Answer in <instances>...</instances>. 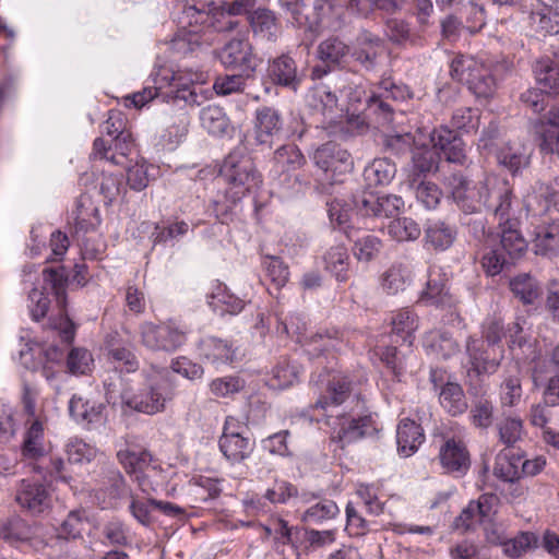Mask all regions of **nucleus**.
<instances>
[{
    "label": "nucleus",
    "instance_id": "f257e3e1",
    "mask_svg": "<svg viewBox=\"0 0 559 559\" xmlns=\"http://www.w3.org/2000/svg\"><path fill=\"white\" fill-rule=\"evenodd\" d=\"M444 185L465 214H476L486 209L493 217L502 218L510 211V202L516 198L510 182L495 174H487L483 180L469 187L464 176L455 173L444 179Z\"/></svg>",
    "mask_w": 559,
    "mask_h": 559
},
{
    "label": "nucleus",
    "instance_id": "f03ea898",
    "mask_svg": "<svg viewBox=\"0 0 559 559\" xmlns=\"http://www.w3.org/2000/svg\"><path fill=\"white\" fill-rule=\"evenodd\" d=\"M310 383L324 391L321 392L311 408L321 413L318 419L324 425H332L335 414L340 413L338 407L344 404L354 390L352 378L343 372H321L311 377Z\"/></svg>",
    "mask_w": 559,
    "mask_h": 559
},
{
    "label": "nucleus",
    "instance_id": "7ed1b4c3",
    "mask_svg": "<svg viewBox=\"0 0 559 559\" xmlns=\"http://www.w3.org/2000/svg\"><path fill=\"white\" fill-rule=\"evenodd\" d=\"M21 453L24 459L34 460L33 471L43 476L44 480L68 481L63 474L64 462L59 456H46L44 426L40 419H34L26 425Z\"/></svg>",
    "mask_w": 559,
    "mask_h": 559
},
{
    "label": "nucleus",
    "instance_id": "20e7f679",
    "mask_svg": "<svg viewBox=\"0 0 559 559\" xmlns=\"http://www.w3.org/2000/svg\"><path fill=\"white\" fill-rule=\"evenodd\" d=\"M221 175L228 185L226 199L234 205L261 181L252 159L239 152H231L225 158Z\"/></svg>",
    "mask_w": 559,
    "mask_h": 559
},
{
    "label": "nucleus",
    "instance_id": "39448f33",
    "mask_svg": "<svg viewBox=\"0 0 559 559\" xmlns=\"http://www.w3.org/2000/svg\"><path fill=\"white\" fill-rule=\"evenodd\" d=\"M141 343L150 350L174 352L186 343L185 326L173 320L155 324L144 322L140 326Z\"/></svg>",
    "mask_w": 559,
    "mask_h": 559
},
{
    "label": "nucleus",
    "instance_id": "423d86ee",
    "mask_svg": "<svg viewBox=\"0 0 559 559\" xmlns=\"http://www.w3.org/2000/svg\"><path fill=\"white\" fill-rule=\"evenodd\" d=\"M218 447L227 461L231 464H237L251 456L255 443L252 438L245 436L239 420L228 416L223 427V433L218 440Z\"/></svg>",
    "mask_w": 559,
    "mask_h": 559
},
{
    "label": "nucleus",
    "instance_id": "0eeeda50",
    "mask_svg": "<svg viewBox=\"0 0 559 559\" xmlns=\"http://www.w3.org/2000/svg\"><path fill=\"white\" fill-rule=\"evenodd\" d=\"M337 421L326 425L331 428L330 439L344 449L361 438L371 437L378 432L376 421L371 415H364L358 418H350L345 413L335 414Z\"/></svg>",
    "mask_w": 559,
    "mask_h": 559
},
{
    "label": "nucleus",
    "instance_id": "6e6552de",
    "mask_svg": "<svg viewBox=\"0 0 559 559\" xmlns=\"http://www.w3.org/2000/svg\"><path fill=\"white\" fill-rule=\"evenodd\" d=\"M466 354L468 356L467 377L469 380L483 374L495 373L503 359V349L488 346L480 338L468 337L466 341Z\"/></svg>",
    "mask_w": 559,
    "mask_h": 559
},
{
    "label": "nucleus",
    "instance_id": "1a4fd4ad",
    "mask_svg": "<svg viewBox=\"0 0 559 559\" xmlns=\"http://www.w3.org/2000/svg\"><path fill=\"white\" fill-rule=\"evenodd\" d=\"M122 401L129 407L148 415H154L165 409L166 403L171 400L173 394L163 383L145 385L138 392L123 391Z\"/></svg>",
    "mask_w": 559,
    "mask_h": 559
},
{
    "label": "nucleus",
    "instance_id": "9d476101",
    "mask_svg": "<svg viewBox=\"0 0 559 559\" xmlns=\"http://www.w3.org/2000/svg\"><path fill=\"white\" fill-rule=\"evenodd\" d=\"M518 200L510 202V211L503 217H495L501 231V246L511 260L523 257L527 250V242L520 231V219L518 217Z\"/></svg>",
    "mask_w": 559,
    "mask_h": 559
},
{
    "label": "nucleus",
    "instance_id": "9b49d317",
    "mask_svg": "<svg viewBox=\"0 0 559 559\" xmlns=\"http://www.w3.org/2000/svg\"><path fill=\"white\" fill-rule=\"evenodd\" d=\"M218 59L225 68L247 74H253L257 68L253 48L247 36L228 40L218 51Z\"/></svg>",
    "mask_w": 559,
    "mask_h": 559
},
{
    "label": "nucleus",
    "instance_id": "f8f14e48",
    "mask_svg": "<svg viewBox=\"0 0 559 559\" xmlns=\"http://www.w3.org/2000/svg\"><path fill=\"white\" fill-rule=\"evenodd\" d=\"M430 381L435 389H439V403L451 416H459L467 411V401L462 386L456 382H444L443 371L432 369Z\"/></svg>",
    "mask_w": 559,
    "mask_h": 559
},
{
    "label": "nucleus",
    "instance_id": "ddd939ff",
    "mask_svg": "<svg viewBox=\"0 0 559 559\" xmlns=\"http://www.w3.org/2000/svg\"><path fill=\"white\" fill-rule=\"evenodd\" d=\"M438 459L448 474L457 477L464 476L471 468V454L461 439L447 438L440 445Z\"/></svg>",
    "mask_w": 559,
    "mask_h": 559
},
{
    "label": "nucleus",
    "instance_id": "4468645a",
    "mask_svg": "<svg viewBox=\"0 0 559 559\" xmlns=\"http://www.w3.org/2000/svg\"><path fill=\"white\" fill-rule=\"evenodd\" d=\"M15 501L24 511L32 515H38L50 510L52 499L45 485L23 479L17 488Z\"/></svg>",
    "mask_w": 559,
    "mask_h": 559
},
{
    "label": "nucleus",
    "instance_id": "2eb2a0df",
    "mask_svg": "<svg viewBox=\"0 0 559 559\" xmlns=\"http://www.w3.org/2000/svg\"><path fill=\"white\" fill-rule=\"evenodd\" d=\"M313 160L324 171L343 174L350 171L354 167L349 152L334 142H328L318 147Z\"/></svg>",
    "mask_w": 559,
    "mask_h": 559
},
{
    "label": "nucleus",
    "instance_id": "dca6fc26",
    "mask_svg": "<svg viewBox=\"0 0 559 559\" xmlns=\"http://www.w3.org/2000/svg\"><path fill=\"white\" fill-rule=\"evenodd\" d=\"M185 14L189 19L190 25L192 21L195 24H209L218 33L233 32L239 26V21L233 19L219 5H211L207 11L197 8L195 5H190L186 8Z\"/></svg>",
    "mask_w": 559,
    "mask_h": 559
},
{
    "label": "nucleus",
    "instance_id": "f3484780",
    "mask_svg": "<svg viewBox=\"0 0 559 559\" xmlns=\"http://www.w3.org/2000/svg\"><path fill=\"white\" fill-rule=\"evenodd\" d=\"M282 128L283 119L276 108L262 106L255 110L254 140L258 144L271 146Z\"/></svg>",
    "mask_w": 559,
    "mask_h": 559
},
{
    "label": "nucleus",
    "instance_id": "a211bd4d",
    "mask_svg": "<svg viewBox=\"0 0 559 559\" xmlns=\"http://www.w3.org/2000/svg\"><path fill=\"white\" fill-rule=\"evenodd\" d=\"M267 75L274 84L293 91H297L302 78L295 60L288 55H281L270 60Z\"/></svg>",
    "mask_w": 559,
    "mask_h": 559
},
{
    "label": "nucleus",
    "instance_id": "6ab92c4d",
    "mask_svg": "<svg viewBox=\"0 0 559 559\" xmlns=\"http://www.w3.org/2000/svg\"><path fill=\"white\" fill-rule=\"evenodd\" d=\"M430 142L442 152L449 163L464 164L466 160L463 141L447 127L433 129L430 133Z\"/></svg>",
    "mask_w": 559,
    "mask_h": 559
},
{
    "label": "nucleus",
    "instance_id": "aec40b11",
    "mask_svg": "<svg viewBox=\"0 0 559 559\" xmlns=\"http://www.w3.org/2000/svg\"><path fill=\"white\" fill-rule=\"evenodd\" d=\"M509 349L518 359L525 361H535L540 353L537 347V341L524 332L519 322H512L507 329Z\"/></svg>",
    "mask_w": 559,
    "mask_h": 559
},
{
    "label": "nucleus",
    "instance_id": "412c9836",
    "mask_svg": "<svg viewBox=\"0 0 559 559\" xmlns=\"http://www.w3.org/2000/svg\"><path fill=\"white\" fill-rule=\"evenodd\" d=\"M522 372L519 361L507 365L499 385L501 406L514 407L522 399Z\"/></svg>",
    "mask_w": 559,
    "mask_h": 559
},
{
    "label": "nucleus",
    "instance_id": "4be33fe9",
    "mask_svg": "<svg viewBox=\"0 0 559 559\" xmlns=\"http://www.w3.org/2000/svg\"><path fill=\"white\" fill-rule=\"evenodd\" d=\"M424 430L416 421L404 418L396 429L397 451L401 455L408 457L413 455L424 442Z\"/></svg>",
    "mask_w": 559,
    "mask_h": 559
},
{
    "label": "nucleus",
    "instance_id": "5701e85b",
    "mask_svg": "<svg viewBox=\"0 0 559 559\" xmlns=\"http://www.w3.org/2000/svg\"><path fill=\"white\" fill-rule=\"evenodd\" d=\"M509 288L515 299L523 306H533L542 297L540 283L528 273H521L509 281Z\"/></svg>",
    "mask_w": 559,
    "mask_h": 559
},
{
    "label": "nucleus",
    "instance_id": "b1692460",
    "mask_svg": "<svg viewBox=\"0 0 559 559\" xmlns=\"http://www.w3.org/2000/svg\"><path fill=\"white\" fill-rule=\"evenodd\" d=\"M104 409L105 404L81 395H73L69 402L71 417L83 425L100 421Z\"/></svg>",
    "mask_w": 559,
    "mask_h": 559
},
{
    "label": "nucleus",
    "instance_id": "393cba45",
    "mask_svg": "<svg viewBox=\"0 0 559 559\" xmlns=\"http://www.w3.org/2000/svg\"><path fill=\"white\" fill-rule=\"evenodd\" d=\"M272 163L273 170L281 175L294 173L302 168L307 159L297 145L285 144L274 152Z\"/></svg>",
    "mask_w": 559,
    "mask_h": 559
},
{
    "label": "nucleus",
    "instance_id": "a878e982",
    "mask_svg": "<svg viewBox=\"0 0 559 559\" xmlns=\"http://www.w3.org/2000/svg\"><path fill=\"white\" fill-rule=\"evenodd\" d=\"M499 165L507 168L512 175H516L528 165V156L525 147L520 143H503L495 151Z\"/></svg>",
    "mask_w": 559,
    "mask_h": 559
},
{
    "label": "nucleus",
    "instance_id": "bb28decb",
    "mask_svg": "<svg viewBox=\"0 0 559 559\" xmlns=\"http://www.w3.org/2000/svg\"><path fill=\"white\" fill-rule=\"evenodd\" d=\"M535 254L547 258L559 255V222L538 228L533 240Z\"/></svg>",
    "mask_w": 559,
    "mask_h": 559
},
{
    "label": "nucleus",
    "instance_id": "cd10ccee",
    "mask_svg": "<svg viewBox=\"0 0 559 559\" xmlns=\"http://www.w3.org/2000/svg\"><path fill=\"white\" fill-rule=\"evenodd\" d=\"M118 462L124 471L135 475L140 486H143L141 474L153 463V455L147 450L134 451L129 448L117 452Z\"/></svg>",
    "mask_w": 559,
    "mask_h": 559
},
{
    "label": "nucleus",
    "instance_id": "c85d7f7f",
    "mask_svg": "<svg viewBox=\"0 0 559 559\" xmlns=\"http://www.w3.org/2000/svg\"><path fill=\"white\" fill-rule=\"evenodd\" d=\"M536 83L545 91L559 93V63L550 57L537 59L533 66Z\"/></svg>",
    "mask_w": 559,
    "mask_h": 559
},
{
    "label": "nucleus",
    "instance_id": "c756f323",
    "mask_svg": "<svg viewBox=\"0 0 559 559\" xmlns=\"http://www.w3.org/2000/svg\"><path fill=\"white\" fill-rule=\"evenodd\" d=\"M249 24L254 35L267 40H274L278 33V21L275 13L266 8H258L250 12Z\"/></svg>",
    "mask_w": 559,
    "mask_h": 559
},
{
    "label": "nucleus",
    "instance_id": "7c9ffc66",
    "mask_svg": "<svg viewBox=\"0 0 559 559\" xmlns=\"http://www.w3.org/2000/svg\"><path fill=\"white\" fill-rule=\"evenodd\" d=\"M209 305L221 316L237 314L245 307L243 300L235 296L222 284H217L209 296Z\"/></svg>",
    "mask_w": 559,
    "mask_h": 559
},
{
    "label": "nucleus",
    "instance_id": "2f4dec72",
    "mask_svg": "<svg viewBox=\"0 0 559 559\" xmlns=\"http://www.w3.org/2000/svg\"><path fill=\"white\" fill-rule=\"evenodd\" d=\"M116 338L117 334L108 335L106 341L108 356L115 364V367L121 372L136 371L140 367L136 356L131 349L120 345Z\"/></svg>",
    "mask_w": 559,
    "mask_h": 559
},
{
    "label": "nucleus",
    "instance_id": "473e14b6",
    "mask_svg": "<svg viewBox=\"0 0 559 559\" xmlns=\"http://www.w3.org/2000/svg\"><path fill=\"white\" fill-rule=\"evenodd\" d=\"M308 105L325 118H332L338 105L337 96L329 86L319 84L308 95Z\"/></svg>",
    "mask_w": 559,
    "mask_h": 559
},
{
    "label": "nucleus",
    "instance_id": "72a5a7b5",
    "mask_svg": "<svg viewBox=\"0 0 559 559\" xmlns=\"http://www.w3.org/2000/svg\"><path fill=\"white\" fill-rule=\"evenodd\" d=\"M325 270L332 273L336 281L346 282L349 278V255L344 245L330 247L323 257Z\"/></svg>",
    "mask_w": 559,
    "mask_h": 559
},
{
    "label": "nucleus",
    "instance_id": "f704fd0d",
    "mask_svg": "<svg viewBox=\"0 0 559 559\" xmlns=\"http://www.w3.org/2000/svg\"><path fill=\"white\" fill-rule=\"evenodd\" d=\"M384 52V46L380 38L364 36L359 39L358 47L353 57L366 70H372L377 66V60Z\"/></svg>",
    "mask_w": 559,
    "mask_h": 559
},
{
    "label": "nucleus",
    "instance_id": "c9c22d12",
    "mask_svg": "<svg viewBox=\"0 0 559 559\" xmlns=\"http://www.w3.org/2000/svg\"><path fill=\"white\" fill-rule=\"evenodd\" d=\"M201 354L212 364H227L235 358V349L233 344L217 338L207 337L200 344Z\"/></svg>",
    "mask_w": 559,
    "mask_h": 559
},
{
    "label": "nucleus",
    "instance_id": "e433bc0d",
    "mask_svg": "<svg viewBox=\"0 0 559 559\" xmlns=\"http://www.w3.org/2000/svg\"><path fill=\"white\" fill-rule=\"evenodd\" d=\"M129 492V488L123 476L117 472L109 480V484L98 490L96 497L102 509H114L119 506L120 500Z\"/></svg>",
    "mask_w": 559,
    "mask_h": 559
},
{
    "label": "nucleus",
    "instance_id": "4c0bfd02",
    "mask_svg": "<svg viewBox=\"0 0 559 559\" xmlns=\"http://www.w3.org/2000/svg\"><path fill=\"white\" fill-rule=\"evenodd\" d=\"M396 166L388 158H374L364 170V178L370 187L389 185L395 177Z\"/></svg>",
    "mask_w": 559,
    "mask_h": 559
},
{
    "label": "nucleus",
    "instance_id": "58836bf2",
    "mask_svg": "<svg viewBox=\"0 0 559 559\" xmlns=\"http://www.w3.org/2000/svg\"><path fill=\"white\" fill-rule=\"evenodd\" d=\"M456 238V229L444 222H436L429 225L425 231L426 243L435 250L449 249Z\"/></svg>",
    "mask_w": 559,
    "mask_h": 559
},
{
    "label": "nucleus",
    "instance_id": "ea45409f",
    "mask_svg": "<svg viewBox=\"0 0 559 559\" xmlns=\"http://www.w3.org/2000/svg\"><path fill=\"white\" fill-rule=\"evenodd\" d=\"M200 121L203 129L215 136L225 134L229 128V119L223 108L217 105H209L202 108Z\"/></svg>",
    "mask_w": 559,
    "mask_h": 559
},
{
    "label": "nucleus",
    "instance_id": "a19ab883",
    "mask_svg": "<svg viewBox=\"0 0 559 559\" xmlns=\"http://www.w3.org/2000/svg\"><path fill=\"white\" fill-rule=\"evenodd\" d=\"M0 537L11 544L28 542L36 548H38L39 544L34 536L32 527L20 518H14L3 525L0 530ZM40 544L43 543L40 542Z\"/></svg>",
    "mask_w": 559,
    "mask_h": 559
},
{
    "label": "nucleus",
    "instance_id": "79ce46f5",
    "mask_svg": "<svg viewBox=\"0 0 559 559\" xmlns=\"http://www.w3.org/2000/svg\"><path fill=\"white\" fill-rule=\"evenodd\" d=\"M349 240L354 242V254L359 261L369 262L373 260L382 248V241L374 235L366 234L355 238L356 230L346 231Z\"/></svg>",
    "mask_w": 559,
    "mask_h": 559
},
{
    "label": "nucleus",
    "instance_id": "37998d69",
    "mask_svg": "<svg viewBox=\"0 0 559 559\" xmlns=\"http://www.w3.org/2000/svg\"><path fill=\"white\" fill-rule=\"evenodd\" d=\"M411 277L409 269L406 265L396 263L382 274L381 287L388 295H396L406 288Z\"/></svg>",
    "mask_w": 559,
    "mask_h": 559
},
{
    "label": "nucleus",
    "instance_id": "c03bdc74",
    "mask_svg": "<svg viewBox=\"0 0 559 559\" xmlns=\"http://www.w3.org/2000/svg\"><path fill=\"white\" fill-rule=\"evenodd\" d=\"M409 188L414 191L417 201L427 210H435L439 205L442 192L436 183L414 176L409 180Z\"/></svg>",
    "mask_w": 559,
    "mask_h": 559
},
{
    "label": "nucleus",
    "instance_id": "a18cd8bd",
    "mask_svg": "<svg viewBox=\"0 0 559 559\" xmlns=\"http://www.w3.org/2000/svg\"><path fill=\"white\" fill-rule=\"evenodd\" d=\"M392 332L402 342L412 345L414 333L418 328L417 316L409 309H401L392 317Z\"/></svg>",
    "mask_w": 559,
    "mask_h": 559
},
{
    "label": "nucleus",
    "instance_id": "49530a36",
    "mask_svg": "<svg viewBox=\"0 0 559 559\" xmlns=\"http://www.w3.org/2000/svg\"><path fill=\"white\" fill-rule=\"evenodd\" d=\"M471 81L467 83V87L472 91L476 97L488 98L490 97L496 88V81L491 74L490 68L481 62L476 71H473Z\"/></svg>",
    "mask_w": 559,
    "mask_h": 559
},
{
    "label": "nucleus",
    "instance_id": "de8ad7c7",
    "mask_svg": "<svg viewBox=\"0 0 559 559\" xmlns=\"http://www.w3.org/2000/svg\"><path fill=\"white\" fill-rule=\"evenodd\" d=\"M425 345L437 357L448 359L459 352L457 342L445 332H430L425 340Z\"/></svg>",
    "mask_w": 559,
    "mask_h": 559
},
{
    "label": "nucleus",
    "instance_id": "09e8293b",
    "mask_svg": "<svg viewBox=\"0 0 559 559\" xmlns=\"http://www.w3.org/2000/svg\"><path fill=\"white\" fill-rule=\"evenodd\" d=\"M499 441L507 448H512L522 440L525 430L523 420L516 416H507L497 423Z\"/></svg>",
    "mask_w": 559,
    "mask_h": 559
},
{
    "label": "nucleus",
    "instance_id": "8fccbe9b",
    "mask_svg": "<svg viewBox=\"0 0 559 559\" xmlns=\"http://www.w3.org/2000/svg\"><path fill=\"white\" fill-rule=\"evenodd\" d=\"M440 152L438 147L432 144V146H421L417 147L413 152V167L418 174L416 176L426 175L429 173L437 171L440 163Z\"/></svg>",
    "mask_w": 559,
    "mask_h": 559
},
{
    "label": "nucleus",
    "instance_id": "3c124183",
    "mask_svg": "<svg viewBox=\"0 0 559 559\" xmlns=\"http://www.w3.org/2000/svg\"><path fill=\"white\" fill-rule=\"evenodd\" d=\"M349 52V47L337 37H330L318 46V58L326 66L338 64Z\"/></svg>",
    "mask_w": 559,
    "mask_h": 559
},
{
    "label": "nucleus",
    "instance_id": "603ef678",
    "mask_svg": "<svg viewBox=\"0 0 559 559\" xmlns=\"http://www.w3.org/2000/svg\"><path fill=\"white\" fill-rule=\"evenodd\" d=\"M388 234L399 242L412 241L420 236L421 229L413 218L400 217L389 223Z\"/></svg>",
    "mask_w": 559,
    "mask_h": 559
},
{
    "label": "nucleus",
    "instance_id": "864d4df0",
    "mask_svg": "<svg viewBox=\"0 0 559 559\" xmlns=\"http://www.w3.org/2000/svg\"><path fill=\"white\" fill-rule=\"evenodd\" d=\"M340 513L337 504L333 500L323 499L309 507L301 515V521L308 524H322L334 519Z\"/></svg>",
    "mask_w": 559,
    "mask_h": 559
},
{
    "label": "nucleus",
    "instance_id": "5fc2aeb1",
    "mask_svg": "<svg viewBox=\"0 0 559 559\" xmlns=\"http://www.w3.org/2000/svg\"><path fill=\"white\" fill-rule=\"evenodd\" d=\"M203 44V36L199 29H181L170 43V49L180 56L193 52Z\"/></svg>",
    "mask_w": 559,
    "mask_h": 559
},
{
    "label": "nucleus",
    "instance_id": "6e6d98bb",
    "mask_svg": "<svg viewBox=\"0 0 559 559\" xmlns=\"http://www.w3.org/2000/svg\"><path fill=\"white\" fill-rule=\"evenodd\" d=\"M100 224L99 211L92 202L87 204L81 199L75 211V228L76 233H88L95 230Z\"/></svg>",
    "mask_w": 559,
    "mask_h": 559
},
{
    "label": "nucleus",
    "instance_id": "4d7b16f0",
    "mask_svg": "<svg viewBox=\"0 0 559 559\" xmlns=\"http://www.w3.org/2000/svg\"><path fill=\"white\" fill-rule=\"evenodd\" d=\"M200 80V74L197 72L189 73V78L186 80L181 72L174 73L171 75V83L177 88V98L183 99L190 105H200L195 86L189 87V84H193Z\"/></svg>",
    "mask_w": 559,
    "mask_h": 559
},
{
    "label": "nucleus",
    "instance_id": "13d9d810",
    "mask_svg": "<svg viewBox=\"0 0 559 559\" xmlns=\"http://www.w3.org/2000/svg\"><path fill=\"white\" fill-rule=\"evenodd\" d=\"M481 61L472 56H455L450 64V75L453 80L467 85L473 71H476Z\"/></svg>",
    "mask_w": 559,
    "mask_h": 559
},
{
    "label": "nucleus",
    "instance_id": "bf43d9fd",
    "mask_svg": "<svg viewBox=\"0 0 559 559\" xmlns=\"http://www.w3.org/2000/svg\"><path fill=\"white\" fill-rule=\"evenodd\" d=\"M266 277L280 289L286 285L289 278V270L287 264L278 257H265L262 261Z\"/></svg>",
    "mask_w": 559,
    "mask_h": 559
},
{
    "label": "nucleus",
    "instance_id": "052dcab7",
    "mask_svg": "<svg viewBox=\"0 0 559 559\" xmlns=\"http://www.w3.org/2000/svg\"><path fill=\"white\" fill-rule=\"evenodd\" d=\"M252 74H247L240 71L238 74H226L217 76L213 88L218 95H230L234 93H241L246 87L247 80Z\"/></svg>",
    "mask_w": 559,
    "mask_h": 559
},
{
    "label": "nucleus",
    "instance_id": "680f3d73",
    "mask_svg": "<svg viewBox=\"0 0 559 559\" xmlns=\"http://www.w3.org/2000/svg\"><path fill=\"white\" fill-rule=\"evenodd\" d=\"M93 362V356L86 348L74 347L68 354L67 367L72 374H86L92 370Z\"/></svg>",
    "mask_w": 559,
    "mask_h": 559
},
{
    "label": "nucleus",
    "instance_id": "e2e57ef3",
    "mask_svg": "<svg viewBox=\"0 0 559 559\" xmlns=\"http://www.w3.org/2000/svg\"><path fill=\"white\" fill-rule=\"evenodd\" d=\"M245 388V381L236 376L216 378L210 383V391L216 397H228Z\"/></svg>",
    "mask_w": 559,
    "mask_h": 559
},
{
    "label": "nucleus",
    "instance_id": "0e129e2a",
    "mask_svg": "<svg viewBox=\"0 0 559 559\" xmlns=\"http://www.w3.org/2000/svg\"><path fill=\"white\" fill-rule=\"evenodd\" d=\"M531 25L535 32L546 36L559 33V23L551 13L550 9H542L531 13Z\"/></svg>",
    "mask_w": 559,
    "mask_h": 559
},
{
    "label": "nucleus",
    "instance_id": "69168bd1",
    "mask_svg": "<svg viewBox=\"0 0 559 559\" xmlns=\"http://www.w3.org/2000/svg\"><path fill=\"white\" fill-rule=\"evenodd\" d=\"M493 419V405L488 399L480 397L477 400L471 409L472 424L481 429H487L491 426Z\"/></svg>",
    "mask_w": 559,
    "mask_h": 559
},
{
    "label": "nucleus",
    "instance_id": "338daca9",
    "mask_svg": "<svg viewBox=\"0 0 559 559\" xmlns=\"http://www.w3.org/2000/svg\"><path fill=\"white\" fill-rule=\"evenodd\" d=\"M378 487L373 484H359L356 489L367 511L373 515H380L384 511V503L378 497Z\"/></svg>",
    "mask_w": 559,
    "mask_h": 559
},
{
    "label": "nucleus",
    "instance_id": "774afa93",
    "mask_svg": "<svg viewBox=\"0 0 559 559\" xmlns=\"http://www.w3.org/2000/svg\"><path fill=\"white\" fill-rule=\"evenodd\" d=\"M451 123L457 130L465 132L477 130L479 126L478 109L471 107L457 108L452 115Z\"/></svg>",
    "mask_w": 559,
    "mask_h": 559
}]
</instances>
